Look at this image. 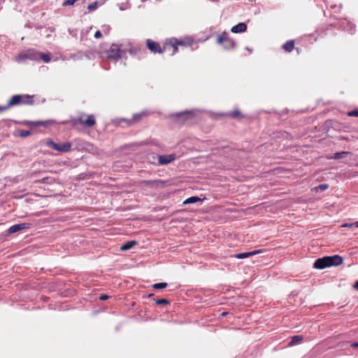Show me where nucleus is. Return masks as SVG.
Listing matches in <instances>:
<instances>
[{"instance_id":"nucleus-1","label":"nucleus","mask_w":358,"mask_h":358,"mask_svg":"<svg viewBox=\"0 0 358 358\" xmlns=\"http://www.w3.org/2000/svg\"><path fill=\"white\" fill-rule=\"evenodd\" d=\"M40 52L34 49H29L26 51L20 52L17 56H16V61L17 62H23L25 59L30 60H39Z\"/></svg>"},{"instance_id":"nucleus-17","label":"nucleus","mask_w":358,"mask_h":358,"mask_svg":"<svg viewBox=\"0 0 358 358\" xmlns=\"http://www.w3.org/2000/svg\"><path fill=\"white\" fill-rule=\"evenodd\" d=\"M303 340V336L299 335H296L292 336L291 341H289L288 345L293 346L299 343Z\"/></svg>"},{"instance_id":"nucleus-4","label":"nucleus","mask_w":358,"mask_h":358,"mask_svg":"<svg viewBox=\"0 0 358 358\" xmlns=\"http://www.w3.org/2000/svg\"><path fill=\"white\" fill-rule=\"evenodd\" d=\"M217 43L222 44L225 49H231L235 46V42L225 32L218 36Z\"/></svg>"},{"instance_id":"nucleus-29","label":"nucleus","mask_w":358,"mask_h":358,"mask_svg":"<svg viewBox=\"0 0 358 358\" xmlns=\"http://www.w3.org/2000/svg\"><path fill=\"white\" fill-rule=\"evenodd\" d=\"M78 0H66L64 3H63V6H73Z\"/></svg>"},{"instance_id":"nucleus-34","label":"nucleus","mask_w":358,"mask_h":358,"mask_svg":"<svg viewBox=\"0 0 358 358\" xmlns=\"http://www.w3.org/2000/svg\"><path fill=\"white\" fill-rule=\"evenodd\" d=\"M352 226H355V222L354 223H345V224H343L342 225V227L348 228V227H351Z\"/></svg>"},{"instance_id":"nucleus-10","label":"nucleus","mask_w":358,"mask_h":358,"mask_svg":"<svg viewBox=\"0 0 358 358\" xmlns=\"http://www.w3.org/2000/svg\"><path fill=\"white\" fill-rule=\"evenodd\" d=\"M329 267L333 266H339L341 265L343 262V259L342 257L335 255L334 256H328Z\"/></svg>"},{"instance_id":"nucleus-8","label":"nucleus","mask_w":358,"mask_h":358,"mask_svg":"<svg viewBox=\"0 0 358 358\" xmlns=\"http://www.w3.org/2000/svg\"><path fill=\"white\" fill-rule=\"evenodd\" d=\"M146 44L149 50L154 53H162L163 52L159 43L151 39H148Z\"/></svg>"},{"instance_id":"nucleus-12","label":"nucleus","mask_w":358,"mask_h":358,"mask_svg":"<svg viewBox=\"0 0 358 358\" xmlns=\"http://www.w3.org/2000/svg\"><path fill=\"white\" fill-rule=\"evenodd\" d=\"M247 25L243 22H240L238 24L234 26L231 31L233 33H242L246 31Z\"/></svg>"},{"instance_id":"nucleus-9","label":"nucleus","mask_w":358,"mask_h":358,"mask_svg":"<svg viewBox=\"0 0 358 358\" xmlns=\"http://www.w3.org/2000/svg\"><path fill=\"white\" fill-rule=\"evenodd\" d=\"M176 158V155L171 154L169 155H159L158 156V162L161 165L168 164L175 160Z\"/></svg>"},{"instance_id":"nucleus-37","label":"nucleus","mask_w":358,"mask_h":358,"mask_svg":"<svg viewBox=\"0 0 358 358\" xmlns=\"http://www.w3.org/2000/svg\"><path fill=\"white\" fill-rule=\"evenodd\" d=\"M353 287H354L355 289H357V290H358V280L355 283V285H353Z\"/></svg>"},{"instance_id":"nucleus-33","label":"nucleus","mask_w":358,"mask_h":358,"mask_svg":"<svg viewBox=\"0 0 358 358\" xmlns=\"http://www.w3.org/2000/svg\"><path fill=\"white\" fill-rule=\"evenodd\" d=\"M10 107L8 106V104L7 103L6 106H0V112H3L4 110H6L7 109H8Z\"/></svg>"},{"instance_id":"nucleus-18","label":"nucleus","mask_w":358,"mask_h":358,"mask_svg":"<svg viewBox=\"0 0 358 358\" xmlns=\"http://www.w3.org/2000/svg\"><path fill=\"white\" fill-rule=\"evenodd\" d=\"M349 154H350L349 152H345V151L336 152L333 157H329V159H339L347 157Z\"/></svg>"},{"instance_id":"nucleus-25","label":"nucleus","mask_w":358,"mask_h":358,"mask_svg":"<svg viewBox=\"0 0 358 358\" xmlns=\"http://www.w3.org/2000/svg\"><path fill=\"white\" fill-rule=\"evenodd\" d=\"M178 45H184V43L182 41H178L176 43L173 44V54L176 53L178 51Z\"/></svg>"},{"instance_id":"nucleus-39","label":"nucleus","mask_w":358,"mask_h":358,"mask_svg":"<svg viewBox=\"0 0 358 358\" xmlns=\"http://www.w3.org/2000/svg\"><path fill=\"white\" fill-rule=\"evenodd\" d=\"M141 114H136V115H135L134 116V119H138V118H140V117H141Z\"/></svg>"},{"instance_id":"nucleus-38","label":"nucleus","mask_w":358,"mask_h":358,"mask_svg":"<svg viewBox=\"0 0 358 358\" xmlns=\"http://www.w3.org/2000/svg\"><path fill=\"white\" fill-rule=\"evenodd\" d=\"M190 113H191V112H189V111H185V112H182L180 114H179V115H184V114L189 115Z\"/></svg>"},{"instance_id":"nucleus-35","label":"nucleus","mask_w":358,"mask_h":358,"mask_svg":"<svg viewBox=\"0 0 358 358\" xmlns=\"http://www.w3.org/2000/svg\"><path fill=\"white\" fill-rule=\"evenodd\" d=\"M108 299V296L106 294H101L99 296V299L101 301H104Z\"/></svg>"},{"instance_id":"nucleus-40","label":"nucleus","mask_w":358,"mask_h":358,"mask_svg":"<svg viewBox=\"0 0 358 358\" xmlns=\"http://www.w3.org/2000/svg\"><path fill=\"white\" fill-rule=\"evenodd\" d=\"M352 346L353 347H358V343H354L352 344Z\"/></svg>"},{"instance_id":"nucleus-28","label":"nucleus","mask_w":358,"mask_h":358,"mask_svg":"<svg viewBox=\"0 0 358 358\" xmlns=\"http://www.w3.org/2000/svg\"><path fill=\"white\" fill-rule=\"evenodd\" d=\"M101 29H102V31L105 34H109V31H110V27L109 25H107V24H104L101 27Z\"/></svg>"},{"instance_id":"nucleus-14","label":"nucleus","mask_w":358,"mask_h":358,"mask_svg":"<svg viewBox=\"0 0 358 358\" xmlns=\"http://www.w3.org/2000/svg\"><path fill=\"white\" fill-rule=\"evenodd\" d=\"M22 97L21 104L32 105L34 103L33 96L22 94Z\"/></svg>"},{"instance_id":"nucleus-20","label":"nucleus","mask_w":358,"mask_h":358,"mask_svg":"<svg viewBox=\"0 0 358 358\" xmlns=\"http://www.w3.org/2000/svg\"><path fill=\"white\" fill-rule=\"evenodd\" d=\"M39 59H42L45 63H48L51 60L50 54V53H41V52H40Z\"/></svg>"},{"instance_id":"nucleus-15","label":"nucleus","mask_w":358,"mask_h":358,"mask_svg":"<svg viewBox=\"0 0 358 358\" xmlns=\"http://www.w3.org/2000/svg\"><path fill=\"white\" fill-rule=\"evenodd\" d=\"M294 48V41L291 40L286 42L283 45L282 48L287 52H292Z\"/></svg>"},{"instance_id":"nucleus-27","label":"nucleus","mask_w":358,"mask_h":358,"mask_svg":"<svg viewBox=\"0 0 358 358\" xmlns=\"http://www.w3.org/2000/svg\"><path fill=\"white\" fill-rule=\"evenodd\" d=\"M143 182L144 184H145L146 185L152 186V185L158 184L159 181H157V180H144Z\"/></svg>"},{"instance_id":"nucleus-13","label":"nucleus","mask_w":358,"mask_h":358,"mask_svg":"<svg viewBox=\"0 0 358 358\" xmlns=\"http://www.w3.org/2000/svg\"><path fill=\"white\" fill-rule=\"evenodd\" d=\"M22 98V97L21 94H16L13 96L8 103V106L11 107L13 106L21 104Z\"/></svg>"},{"instance_id":"nucleus-2","label":"nucleus","mask_w":358,"mask_h":358,"mask_svg":"<svg viewBox=\"0 0 358 358\" xmlns=\"http://www.w3.org/2000/svg\"><path fill=\"white\" fill-rule=\"evenodd\" d=\"M47 145L54 150L62 152H67L71 149V144L69 142L56 143L50 139L47 141Z\"/></svg>"},{"instance_id":"nucleus-21","label":"nucleus","mask_w":358,"mask_h":358,"mask_svg":"<svg viewBox=\"0 0 358 358\" xmlns=\"http://www.w3.org/2000/svg\"><path fill=\"white\" fill-rule=\"evenodd\" d=\"M168 286V284L166 282H158L153 284L152 285V287L155 289H164Z\"/></svg>"},{"instance_id":"nucleus-5","label":"nucleus","mask_w":358,"mask_h":358,"mask_svg":"<svg viewBox=\"0 0 358 358\" xmlns=\"http://www.w3.org/2000/svg\"><path fill=\"white\" fill-rule=\"evenodd\" d=\"M75 122H79L83 126L91 127L95 124L96 121L94 115H90L87 116L86 120L83 119V116L79 117L77 120H75Z\"/></svg>"},{"instance_id":"nucleus-7","label":"nucleus","mask_w":358,"mask_h":358,"mask_svg":"<svg viewBox=\"0 0 358 358\" xmlns=\"http://www.w3.org/2000/svg\"><path fill=\"white\" fill-rule=\"evenodd\" d=\"M328 256L317 259L314 262V267L317 269H323L329 267Z\"/></svg>"},{"instance_id":"nucleus-26","label":"nucleus","mask_w":358,"mask_h":358,"mask_svg":"<svg viewBox=\"0 0 358 358\" xmlns=\"http://www.w3.org/2000/svg\"><path fill=\"white\" fill-rule=\"evenodd\" d=\"M229 115H230L231 117H238L239 116H241V113L239 110H234V111H231L229 113Z\"/></svg>"},{"instance_id":"nucleus-24","label":"nucleus","mask_w":358,"mask_h":358,"mask_svg":"<svg viewBox=\"0 0 358 358\" xmlns=\"http://www.w3.org/2000/svg\"><path fill=\"white\" fill-rule=\"evenodd\" d=\"M155 303L158 305H167L169 303V301L165 299H161L155 300Z\"/></svg>"},{"instance_id":"nucleus-32","label":"nucleus","mask_w":358,"mask_h":358,"mask_svg":"<svg viewBox=\"0 0 358 358\" xmlns=\"http://www.w3.org/2000/svg\"><path fill=\"white\" fill-rule=\"evenodd\" d=\"M350 116L358 117V110H352L348 113Z\"/></svg>"},{"instance_id":"nucleus-6","label":"nucleus","mask_w":358,"mask_h":358,"mask_svg":"<svg viewBox=\"0 0 358 358\" xmlns=\"http://www.w3.org/2000/svg\"><path fill=\"white\" fill-rule=\"evenodd\" d=\"M31 227V224L29 223H20L17 224H14L11 226L8 229V232L9 234H13L22 230H25L29 229Z\"/></svg>"},{"instance_id":"nucleus-11","label":"nucleus","mask_w":358,"mask_h":358,"mask_svg":"<svg viewBox=\"0 0 358 358\" xmlns=\"http://www.w3.org/2000/svg\"><path fill=\"white\" fill-rule=\"evenodd\" d=\"M262 252H263L262 250H253L251 252H248L237 253L234 255V257L237 259H244V258L254 256V255H258V254H260Z\"/></svg>"},{"instance_id":"nucleus-30","label":"nucleus","mask_w":358,"mask_h":358,"mask_svg":"<svg viewBox=\"0 0 358 358\" xmlns=\"http://www.w3.org/2000/svg\"><path fill=\"white\" fill-rule=\"evenodd\" d=\"M329 185L327 184H321L317 188L320 190H325L328 188Z\"/></svg>"},{"instance_id":"nucleus-31","label":"nucleus","mask_w":358,"mask_h":358,"mask_svg":"<svg viewBox=\"0 0 358 358\" xmlns=\"http://www.w3.org/2000/svg\"><path fill=\"white\" fill-rule=\"evenodd\" d=\"M102 37V33L101 31H96L94 34L95 38H101Z\"/></svg>"},{"instance_id":"nucleus-36","label":"nucleus","mask_w":358,"mask_h":358,"mask_svg":"<svg viewBox=\"0 0 358 358\" xmlns=\"http://www.w3.org/2000/svg\"><path fill=\"white\" fill-rule=\"evenodd\" d=\"M48 180L49 178H43L41 182H43V183H45V182H48Z\"/></svg>"},{"instance_id":"nucleus-3","label":"nucleus","mask_w":358,"mask_h":358,"mask_svg":"<svg viewBox=\"0 0 358 358\" xmlns=\"http://www.w3.org/2000/svg\"><path fill=\"white\" fill-rule=\"evenodd\" d=\"M123 53L124 51L121 50V48L119 45L113 44L108 52V59L117 62L120 58L122 57Z\"/></svg>"},{"instance_id":"nucleus-41","label":"nucleus","mask_w":358,"mask_h":358,"mask_svg":"<svg viewBox=\"0 0 358 358\" xmlns=\"http://www.w3.org/2000/svg\"><path fill=\"white\" fill-rule=\"evenodd\" d=\"M355 226L358 227V221L355 222Z\"/></svg>"},{"instance_id":"nucleus-23","label":"nucleus","mask_w":358,"mask_h":358,"mask_svg":"<svg viewBox=\"0 0 358 358\" xmlns=\"http://www.w3.org/2000/svg\"><path fill=\"white\" fill-rule=\"evenodd\" d=\"M31 134V131L29 130H21L19 131V136L20 137H27Z\"/></svg>"},{"instance_id":"nucleus-22","label":"nucleus","mask_w":358,"mask_h":358,"mask_svg":"<svg viewBox=\"0 0 358 358\" xmlns=\"http://www.w3.org/2000/svg\"><path fill=\"white\" fill-rule=\"evenodd\" d=\"M97 8H98V2L97 1L92 2L87 6V9L90 11L95 10Z\"/></svg>"},{"instance_id":"nucleus-19","label":"nucleus","mask_w":358,"mask_h":358,"mask_svg":"<svg viewBox=\"0 0 358 358\" xmlns=\"http://www.w3.org/2000/svg\"><path fill=\"white\" fill-rule=\"evenodd\" d=\"M201 201V199L198 196H191L183 201V204L194 203L197 201Z\"/></svg>"},{"instance_id":"nucleus-16","label":"nucleus","mask_w":358,"mask_h":358,"mask_svg":"<svg viewBox=\"0 0 358 358\" xmlns=\"http://www.w3.org/2000/svg\"><path fill=\"white\" fill-rule=\"evenodd\" d=\"M136 242L134 241H128L126 243H124L122 245H121L120 250L122 251L128 250L132 248L136 245Z\"/></svg>"}]
</instances>
